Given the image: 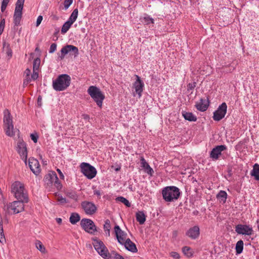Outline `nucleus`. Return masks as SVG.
Wrapping results in <instances>:
<instances>
[{"label": "nucleus", "instance_id": "473e14b6", "mask_svg": "<svg viewBox=\"0 0 259 259\" xmlns=\"http://www.w3.org/2000/svg\"><path fill=\"white\" fill-rule=\"evenodd\" d=\"M25 0H17L16 3L15 11L22 12Z\"/></svg>", "mask_w": 259, "mask_h": 259}, {"label": "nucleus", "instance_id": "13d9d810", "mask_svg": "<svg viewBox=\"0 0 259 259\" xmlns=\"http://www.w3.org/2000/svg\"><path fill=\"white\" fill-rule=\"evenodd\" d=\"M94 193L95 195H96L98 196H100L101 195V193L99 190H95L94 191Z\"/></svg>", "mask_w": 259, "mask_h": 259}, {"label": "nucleus", "instance_id": "bb28decb", "mask_svg": "<svg viewBox=\"0 0 259 259\" xmlns=\"http://www.w3.org/2000/svg\"><path fill=\"white\" fill-rule=\"evenodd\" d=\"M105 248H103L98 253L104 259H109L111 257V254L107 248L105 246Z\"/></svg>", "mask_w": 259, "mask_h": 259}, {"label": "nucleus", "instance_id": "6e6d98bb", "mask_svg": "<svg viewBox=\"0 0 259 259\" xmlns=\"http://www.w3.org/2000/svg\"><path fill=\"white\" fill-rule=\"evenodd\" d=\"M188 89L193 90L195 87V82L193 83H189L188 85Z\"/></svg>", "mask_w": 259, "mask_h": 259}, {"label": "nucleus", "instance_id": "bf43d9fd", "mask_svg": "<svg viewBox=\"0 0 259 259\" xmlns=\"http://www.w3.org/2000/svg\"><path fill=\"white\" fill-rule=\"evenodd\" d=\"M25 73H26V76L29 77V75L30 73V70L29 69H27L25 70Z\"/></svg>", "mask_w": 259, "mask_h": 259}, {"label": "nucleus", "instance_id": "f257e3e1", "mask_svg": "<svg viewBox=\"0 0 259 259\" xmlns=\"http://www.w3.org/2000/svg\"><path fill=\"white\" fill-rule=\"evenodd\" d=\"M11 192L17 200L28 202L29 199L27 191L25 190L24 185L20 182L16 181L12 184Z\"/></svg>", "mask_w": 259, "mask_h": 259}, {"label": "nucleus", "instance_id": "0e129e2a", "mask_svg": "<svg viewBox=\"0 0 259 259\" xmlns=\"http://www.w3.org/2000/svg\"><path fill=\"white\" fill-rule=\"evenodd\" d=\"M83 116L84 119H89V115H88L87 114H84V115H83Z\"/></svg>", "mask_w": 259, "mask_h": 259}, {"label": "nucleus", "instance_id": "3c124183", "mask_svg": "<svg viewBox=\"0 0 259 259\" xmlns=\"http://www.w3.org/2000/svg\"><path fill=\"white\" fill-rule=\"evenodd\" d=\"M57 200L60 203L62 204H64L67 202L66 198L63 197L62 196H58Z\"/></svg>", "mask_w": 259, "mask_h": 259}, {"label": "nucleus", "instance_id": "0eeeda50", "mask_svg": "<svg viewBox=\"0 0 259 259\" xmlns=\"http://www.w3.org/2000/svg\"><path fill=\"white\" fill-rule=\"evenodd\" d=\"M24 203L26 202L21 200H18L5 204L4 208L8 213L12 212L15 214L18 213L24 210Z\"/></svg>", "mask_w": 259, "mask_h": 259}, {"label": "nucleus", "instance_id": "a211bd4d", "mask_svg": "<svg viewBox=\"0 0 259 259\" xmlns=\"http://www.w3.org/2000/svg\"><path fill=\"white\" fill-rule=\"evenodd\" d=\"M136 76L137 79L134 83L133 86L135 89L136 93L138 95V97L140 98L142 96V93L143 91L144 84L138 75H136Z\"/></svg>", "mask_w": 259, "mask_h": 259}, {"label": "nucleus", "instance_id": "5fc2aeb1", "mask_svg": "<svg viewBox=\"0 0 259 259\" xmlns=\"http://www.w3.org/2000/svg\"><path fill=\"white\" fill-rule=\"evenodd\" d=\"M57 172H58V174L59 175L60 179L63 180L64 179V176L62 172L61 171V170L60 169L58 168L57 169Z\"/></svg>", "mask_w": 259, "mask_h": 259}, {"label": "nucleus", "instance_id": "603ef678", "mask_svg": "<svg viewBox=\"0 0 259 259\" xmlns=\"http://www.w3.org/2000/svg\"><path fill=\"white\" fill-rule=\"evenodd\" d=\"M42 20V16L41 15L39 16L37 18L36 22V26L37 27L40 25Z\"/></svg>", "mask_w": 259, "mask_h": 259}, {"label": "nucleus", "instance_id": "7c9ffc66", "mask_svg": "<svg viewBox=\"0 0 259 259\" xmlns=\"http://www.w3.org/2000/svg\"><path fill=\"white\" fill-rule=\"evenodd\" d=\"M80 220V216L77 213H72L69 218L70 222L72 224H75Z\"/></svg>", "mask_w": 259, "mask_h": 259}, {"label": "nucleus", "instance_id": "ddd939ff", "mask_svg": "<svg viewBox=\"0 0 259 259\" xmlns=\"http://www.w3.org/2000/svg\"><path fill=\"white\" fill-rule=\"evenodd\" d=\"M81 206L84 212L88 215L95 214L97 210L96 205L93 202L88 201H82L81 203Z\"/></svg>", "mask_w": 259, "mask_h": 259}, {"label": "nucleus", "instance_id": "774afa93", "mask_svg": "<svg viewBox=\"0 0 259 259\" xmlns=\"http://www.w3.org/2000/svg\"><path fill=\"white\" fill-rule=\"evenodd\" d=\"M41 100V98L40 97H39L38 98V100H38V102H40Z\"/></svg>", "mask_w": 259, "mask_h": 259}, {"label": "nucleus", "instance_id": "72a5a7b5", "mask_svg": "<svg viewBox=\"0 0 259 259\" xmlns=\"http://www.w3.org/2000/svg\"><path fill=\"white\" fill-rule=\"evenodd\" d=\"M236 252L237 254H240L243 249V242L240 240L238 241L236 244Z\"/></svg>", "mask_w": 259, "mask_h": 259}, {"label": "nucleus", "instance_id": "a19ab883", "mask_svg": "<svg viewBox=\"0 0 259 259\" xmlns=\"http://www.w3.org/2000/svg\"><path fill=\"white\" fill-rule=\"evenodd\" d=\"M110 259H124L123 257L115 251H112L110 253Z\"/></svg>", "mask_w": 259, "mask_h": 259}, {"label": "nucleus", "instance_id": "052dcab7", "mask_svg": "<svg viewBox=\"0 0 259 259\" xmlns=\"http://www.w3.org/2000/svg\"><path fill=\"white\" fill-rule=\"evenodd\" d=\"M105 232V234L107 236H109L110 235V230H107L106 231H104Z\"/></svg>", "mask_w": 259, "mask_h": 259}, {"label": "nucleus", "instance_id": "6ab92c4d", "mask_svg": "<svg viewBox=\"0 0 259 259\" xmlns=\"http://www.w3.org/2000/svg\"><path fill=\"white\" fill-rule=\"evenodd\" d=\"M186 235L192 239H196L200 235V229L198 226L190 228L186 233Z\"/></svg>", "mask_w": 259, "mask_h": 259}, {"label": "nucleus", "instance_id": "4d7b16f0", "mask_svg": "<svg viewBox=\"0 0 259 259\" xmlns=\"http://www.w3.org/2000/svg\"><path fill=\"white\" fill-rule=\"evenodd\" d=\"M5 28V26L0 24V35L2 34Z\"/></svg>", "mask_w": 259, "mask_h": 259}, {"label": "nucleus", "instance_id": "864d4df0", "mask_svg": "<svg viewBox=\"0 0 259 259\" xmlns=\"http://www.w3.org/2000/svg\"><path fill=\"white\" fill-rule=\"evenodd\" d=\"M31 79L30 77L26 76V78L24 80L23 83L24 84L27 85L31 81Z\"/></svg>", "mask_w": 259, "mask_h": 259}, {"label": "nucleus", "instance_id": "c756f323", "mask_svg": "<svg viewBox=\"0 0 259 259\" xmlns=\"http://www.w3.org/2000/svg\"><path fill=\"white\" fill-rule=\"evenodd\" d=\"M78 13V9L77 8L75 9L72 12L71 15L70 16V17L67 21H68L69 22H70V23H72V24H73L77 18Z\"/></svg>", "mask_w": 259, "mask_h": 259}, {"label": "nucleus", "instance_id": "4be33fe9", "mask_svg": "<svg viewBox=\"0 0 259 259\" xmlns=\"http://www.w3.org/2000/svg\"><path fill=\"white\" fill-rule=\"evenodd\" d=\"M22 17V12L14 11L13 16V23L14 24V29H16V27L21 25V21Z\"/></svg>", "mask_w": 259, "mask_h": 259}, {"label": "nucleus", "instance_id": "c85d7f7f", "mask_svg": "<svg viewBox=\"0 0 259 259\" xmlns=\"http://www.w3.org/2000/svg\"><path fill=\"white\" fill-rule=\"evenodd\" d=\"M3 48L5 49L7 57L9 59H10L12 57V50L11 49L10 45L9 44L7 43L6 42H4L3 43Z\"/></svg>", "mask_w": 259, "mask_h": 259}, {"label": "nucleus", "instance_id": "09e8293b", "mask_svg": "<svg viewBox=\"0 0 259 259\" xmlns=\"http://www.w3.org/2000/svg\"><path fill=\"white\" fill-rule=\"evenodd\" d=\"M30 138L34 143H36L37 142L38 136L36 133L31 134L30 135Z\"/></svg>", "mask_w": 259, "mask_h": 259}, {"label": "nucleus", "instance_id": "c9c22d12", "mask_svg": "<svg viewBox=\"0 0 259 259\" xmlns=\"http://www.w3.org/2000/svg\"><path fill=\"white\" fill-rule=\"evenodd\" d=\"M35 246L41 253H45L46 252V248L42 243L39 240H37L35 242Z\"/></svg>", "mask_w": 259, "mask_h": 259}, {"label": "nucleus", "instance_id": "7ed1b4c3", "mask_svg": "<svg viewBox=\"0 0 259 259\" xmlns=\"http://www.w3.org/2000/svg\"><path fill=\"white\" fill-rule=\"evenodd\" d=\"M163 199L166 202H172L177 200L180 195V190L175 186H168L162 191Z\"/></svg>", "mask_w": 259, "mask_h": 259}, {"label": "nucleus", "instance_id": "4c0bfd02", "mask_svg": "<svg viewBox=\"0 0 259 259\" xmlns=\"http://www.w3.org/2000/svg\"><path fill=\"white\" fill-rule=\"evenodd\" d=\"M142 22L145 25H149L151 23H154V19L147 15L143 18Z\"/></svg>", "mask_w": 259, "mask_h": 259}, {"label": "nucleus", "instance_id": "de8ad7c7", "mask_svg": "<svg viewBox=\"0 0 259 259\" xmlns=\"http://www.w3.org/2000/svg\"><path fill=\"white\" fill-rule=\"evenodd\" d=\"M38 70H33V73L31 76V79L32 80H35L37 79L38 77Z\"/></svg>", "mask_w": 259, "mask_h": 259}, {"label": "nucleus", "instance_id": "338daca9", "mask_svg": "<svg viewBox=\"0 0 259 259\" xmlns=\"http://www.w3.org/2000/svg\"><path fill=\"white\" fill-rule=\"evenodd\" d=\"M53 18L54 19L57 20V19H58V17H57V16H55V15H54V16H53Z\"/></svg>", "mask_w": 259, "mask_h": 259}, {"label": "nucleus", "instance_id": "e2e57ef3", "mask_svg": "<svg viewBox=\"0 0 259 259\" xmlns=\"http://www.w3.org/2000/svg\"><path fill=\"white\" fill-rule=\"evenodd\" d=\"M0 24L5 26V19H3L0 22Z\"/></svg>", "mask_w": 259, "mask_h": 259}, {"label": "nucleus", "instance_id": "412c9836", "mask_svg": "<svg viewBox=\"0 0 259 259\" xmlns=\"http://www.w3.org/2000/svg\"><path fill=\"white\" fill-rule=\"evenodd\" d=\"M208 106V101H206L205 100L202 99H201L200 100V101L199 102H197L195 105V107L197 108V109L200 111H206L207 109Z\"/></svg>", "mask_w": 259, "mask_h": 259}, {"label": "nucleus", "instance_id": "49530a36", "mask_svg": "<svg viewBox=\"0 0 259 259\" xmlns=\"http://www.w3.org/2000/svg\"><path fill=\"white\" fill-rule=\"evenodd\" d=\"M56 49H57V45L55 43H53L50 46V48L49 49V53L51 54H52L56 51Z\"/></svg>", "mask_w": 259, "mask_h": 259}, {"label": "nucleus", "instance_id": "393cba45", "mask_svg": "<svg viewBox=\"0 0 259 259\" xmlns=\"http://www.w3.org/2000/svg\"><path fill=\"white\" fill-rule=\"evenodd\" d=\"M93 244L95 250L98 252H99V251H100V250L102 249L105 248L104 247L105 246L102 241L97 239H94Z\"/></svg>", "mask_w": 259, "mask_h": 259}, {"label": "nucleus", "instance_id": "ea45409f", "mask_svg": "<svg viewBox=\"0 0 259 259\" xmlns=\"http://www.w3.org/2000/svg\"><path fill=\"white\" fill-rule=\"evenodd\" d=\"M40 63V60L37 58L34 59L33 63V70H38Z\"/></svg>", "mask_w": 259, "mask_h": 259}, {"label": "nucleus", "instance_id": "79ce46f5", "mask_svg": "<svg viewBox=\"0 0 259 259\" xmlns=\"http://www.w3.org/2000/svg\"><path fill=\"white\" fill-rule=\"evenodd\" d=\"M183 252L187 255V256H190L192 255V253L190 252V248L188 246H184L182 248Z\"/></svg>", "mask_w": 259, "mask_h": 259}, {"label": "nucleus", "instance_id": "2eb2a0df", "mask_svg": "<svg viewBox=\"0 0 259 259\" xmlns=\"http://www.w3.org/2000/svg\"><path fill=\"white\" fill-rule=\"evenodd\" d=\"M227 147L225 145H218L213 148L210 152V157L213 160H218L222 152L227 150Z\"/></svg>", "mask_w": 259, "mask_h": 259}, {"label": "nucleus", "instance_id": "6e6552de", "mask_svg": "<svg viewBox=\"0 0 259 259\" xmlns=\"http://www.w3.org/2000/svg\"><path fill=\"white\" fill-rule=\"evenodd\" d=\"M60 52L61 54L58 57L60 60H63L65 56L68 54L70 56H73L74 58L77 57L79 54L78 48L71 45H67L63 47Z\"/></svg>", "mask_w": 259, "mask_h": 259}, {"label": "nucleus", "instance_id": "cd10ccee", "mask_svg": "<svg viewBox=\"0 0 259 259\" xmlns=\"http://www.w3.org/2000/svg\"><path fill=\"white\" fill-rule=\"evenodd\" d=\"M183 116L186 120L190 121H196L197 120L196 117L191 112H184L183 113Z\"/></svg>", "mask_w": 259, "mask_h": 259}, {"label": "nucleus", "instance_id": "2f4dec72", "mask_svg": "<svg viewBox=\"0 0 259 259\" xmlns=\"http://www.w3.org/2000/svg\"><path fill=\"white\" fill-rule=\"evenodd\" d=\"M217 198L221 199L223 202H225L227 198V193L225 191L221 190L217 195Z\"/></svg>", "mask_w": 259, "mask_h": 259}, {"label": "nucleus", "instance_id": "a18cd8bd", "mask_svg": "<svg viewBox=\"0 0 259 259\" xmlns=\"http://www.w3.org/2000/svg\"><path fill=\"white\" fill-rule=\"evenodd\" d=\"M72 2L73 0H65L64 3L65 9H67L72 4Z\"/></svg>", "mask_w": 259, "mask_h": 259}, {"label": "nucleus", "instance_id": "9d476101", "mask_svg": "<svg viewBox=\"0 0 259 259\" xmlns=\"http://www.w3.org/2000/svg\"><path fill=\"white\" fill-rule=\"evenodd\" d=\"M80 225L83 229L89 233L94 234L97 231L94 222L90 219H82L80 222Z\"/></svg>", "mask_w": 259, "mask_h": 259}, {"label": "nucleus", "instance_id": "e433bc0d", "mask_svg": "<svg viewBox=\"0 0 259 259\" xmlns=\"http://www.w3.org/2000/svg\"><path fill=\"white\" fill-rule=\"evenodd\" d=\"M0 242L4 243L6 242V239L4 234L2 221L0 218Z\"/></svg>", "mask_w": 259, "mask_h": 259}, {"label": "nucleus", "instance_id": "8fccbe9b", "mask_svg": "<svg viewBox=\"0 0 259 259\" xmlns=\"http://www.w3.org/2000/svg\"><path fill=\"white\" fill-rule=\"evenodd\" d=\"M170 255L175 259H179L180 257V254L175 251H172L170 253Z\"/></svg>", "mask_w": 259, "mask_h": 259}, {"label": "nucleus", "instance_id": "58836bf2", "mask_svg": "<svg viewBox=\"0 0 259 259\" xmlns=\"http://www.w3.org/2000/svg\"><path fill=\"white\" fill-rule=\"evenodd\" d=\"M116 200L117 201L123 203L127 207L131 206V203L129 202V201L127 199H126L125 198H124L122 196L118 197L116 198Z\"/></svg>", "mask_w": 259, "mask_h": 259}, {"label": "nucleus", "instance_id": "69168bd1", "mask_svg": "<svg viewBox=\"0 0 259 259\" xmlns=\"http://www.w3.org/2000/svg\"><path fill=\"white\" fill-rule=\"evenodd\" d=\"M71 197L73 198H76L77 197V196L75 194H74L71 196Z\"/></svg>", "mask_w": 259, "mask_h": 259}, {"label": "nucleus", "instance_id": "c03bdc74", "mask_svg": "<svg viewBox=\"0 0 259 259\" xmlns=\"http://www.w3.org/2000/svg\"><path fill=\"white\" fill-rule=\"evenodd\" d=\"M110 228H111L110 221L109 220L107 219L105 221V224L104 225V231H106L107 230H110Z\"/></svg>", "mask_w": 259, "mask_h": 259}, {"label": "nucleus", "instance_id": "f8f14e48", "mask_svg": "<svg viewBox=\"0 0 259 259\" xmlns=\"http://www.w3.org/2000/svg\"><path fill=\"white\" fill-rule=\"evenodd\" d=\"M17 151L21 159L27 163V149L26 144L23 140H20L17 143Z\"/></svg>", "mask_w": 259, "mask_h": 259}, {"label": "nucleus", "instance_id": "f3484780", "mask_svg": "<svg viewBox=\"0 0 259 259\" xmlns=\"http://www.w3.org/2000/svg\"><path fill=\"white\" fill-rule=\"evenodd\" d=\"M28 165L32 172L35 175H38L40 172V164L38 161L33 157H30L28 160Z\"/></svg>", "mask_w": 259, "mask_h": 259}, {"label": "nucleus", "instance_id": "b1692460", "mask_svg": "<svg viewBox=\"0 0 259 259\" xmlns=\"http://www.w3.org/2000/svg\"><path fill=\"white\" fill-rule=\"evenodd\" d=\"M250 175L254 177L256 181H259V164L255 163L253 166V169L250 171Z\"/></svg>", "mask_w": 259, "mask_h": 259}, {"label": "nucleus", "instance_id": "9b49d317", "mask_svg": "<svg viewBox=\"0 0 259 259\" xmlns=\"http://www.w3.org/2000/svg\"><path fill=\"white\" fill-rule=\"evenodd\" d=\"M227 106L226 103L224 102L220 105L217 110L213 112V119L215 121H220L222 119L227 113Z\"/></svg>", "mask_w": 259, "mask_h": 259}, {"label": "nucleus", "instance_id": "aec40b11", "mask_svg": "<svg viewBox=\"0 0 259 259\" xmlns=\"http://www.w3.org/2000/svg\"><path fill=\"white\" fill-rule=\"evenodd\" d=\"M140 162L141 167L145 170V171L150 176H152L154 170L147 162L143 156L140 157Z\"/></svg>", "mask_w": 259, "mask_h": 259}, {"label": "nucleus", "instance_id": "1a4fd4ad", "mask_svg": "<svg viewBox=\"0 0 259 259\" xmlns=\"http://www.w3.org/2000/svg\"><path fill=\"white\" fill-rule=\"evenodd\" d=\"M81 172L89 179H92L97 174L96 169L88 163L82 162L80 164Z\"/></svg>", "mask_w": 259, "mask_h": 259}, {"label": "nucleus", "instance_id": "37998d69", "mask_svg": "<svg viewBox=\"0 0 259 259\" xmlns=\"http://www.w3.org/2000/svg\"><path fill=\"white\" fill-rule=\"evenodd\" d=\"M10 0H3L2 3L1 5V11L2 12H4L5 10L6 9V8L7 7V5L9 2Z\"/></svg>", "mask_w": 259, "mask_h": 259}, {"label": "nucleus", "instance_id": "f03ea898", "mask_svg": "<svg viewBox=\"0 0 259 259\" xmlns=\"http://www.w3.org/2000/svg\"><path fill=\"white\" fill-rule=\"evenodd\" d=\"M71 78L67 74H61L53 81V89L56 91L66 90L70 85Z\"/></svg>", "mask_w": 259, "mask_h": 259}, {"label": "nucleus", "instance_id": "f704fd0d", "mask_svg": "<svg viewBox=\"0 0 259 259\" xmlns=\"http://www.w3.org/2000/svg\"><path fill=\"white\" fill-rule=\"evenodd\" d=\"M73 24L72 23H70L68 21H67L63 25L62 28H61V33L62 34H65L66 33L68 30L69 29L70 27Z\"/></svg>", "mask_w": 259, "mask_h": 259}, {"label": "nucleus", "instance_id": "680f3d73", "mask_svg": "<svg viewBox=\"0 0 259 259\" xmlns=\"http://www.w3.org/2000/svg\"><path fill=\"white\" fill-rule=\"evenodd\" d=\"M56 222L58 224H61L62 223V219L61 218H56Z\"/></svg>", "mask_w": 259, "mask_h": 259}, {"label": "nucleus", "instance_id": "39448f33", "mask_svg": "<svg viewBox=\"0 0 259 259\" xmlns=\"http://www.w3.org/2000/svg\"><path fill=\"white\" fill-rule=\"evenodd\" d=\"M88 93L100 108L102 106L105 96L100 89L96 86H90L88 89Z\"/></svg>", "mask_w": 259, "mask_h": 259}, {"label": "nucleus", "instance_id": "4468645a", "mask_svg": "<svg viewBox=\"0 0 259 259\" xmlns=\"http://www.w3.org/2000/svg\"><path fill=\"white\" fill-rule=\"evenodd\" d=\"M235 231L238 234L250 236L253 234L252 228L249 225L238 224L235 226Z\"/></svg>", "mask_w": 259, "mask_h": 259}, {"label": "nucleus", "instance_id": "a878e982", "mask_svg": "<svg viewBox=\"0 0 259 259\" xmlns=\"http://www.w3.org/2000/svg\"><path fill=\"white\" fill-rule=\"evenodd\" d=\"M137 221L140 224H144L146 221V215L143 211H138L136 214Z\"/></svg>", "mask_w": 259, "mask_h": 259}, {"label": "nucleus", "instance_id": "5701e85b", "mask_svg": "<svg viewBox=\"0 0 259 259\" xmlns=\"http://www.w3.org/2000/svg\"><path fill=\"white\" fill-rule=\"evenodd\" d=\"M122 245H124L125 248L128 251L134 253L138 251V249L135 244L133 242L130 238L127 239L126 241L123 243Z\"/></svg>", "mask_w": 259, "mask_h": 259}, {"label": "nucleus", "instance_id": "20e7f679", "mask_svg": "<svg viewBox=\"0 0 259 259\" xmlns=\"http://www.w3.org/2000/svg\"><path fill=\"white\" fill-rule=\"evenodd\" d=\"M4 129L7 136L12 137L15 135L12 116L8 109L4 111Z\"/></svg>", "mask_w": 259, "mask_h": 259}, {"label": "nucleus", "instance_id": "423d86ee", "mask_svg": "<svg viewBox=\"0 0 259 259\" xmlns=\"http://www.w3.org/2000/svg\"><path fill=\"white\" fill-rule=\"evenodd\" d=\"M44 182L47 187L50 188L54 186L59 190L62 188V185L55 171H49L45 176Z\"/></svg>", "mask_w": 259, "mask_h": 259}, {"label": "nucleus", "instance_id": "dca6fc26", "mask_svg": "<svg viewBox=\"0 0 259 259\" xmlns=\"http://www.w3.org/2000/svg\"><path fill=\"white\" fill-rule=\"evenodd\" d=\"M114 232L117 241L120 244H123V243L127 240V233L122 231L118 225H115L114 227Z\"/></svg>", "mask_w": 259, "mask_h": 259}]
</instances>
